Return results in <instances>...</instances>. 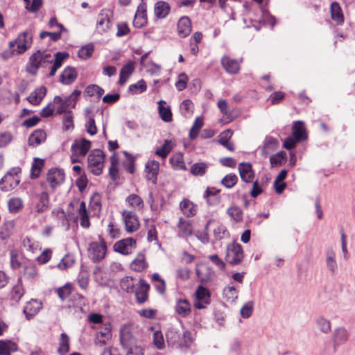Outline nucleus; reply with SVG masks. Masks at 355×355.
Listing matches in <instances>:
<instances>
[{"label": "nucleus", "instance_id": "1", "mask_svg": "<svg viewBox=\"0 0 355 355\" xmlns=\"http://www.w3.org/2000/svg\"><path fill=\"white\" fill-rule=\"evenodd\" d=\"M166 340L168 346L176 348H188L192 342L191 334L189 331L181 332L175 327H170L166 331Z\"/></svg>", "mask_w": 355, "mask_h": 355}, {"label": "nucleus", "instance_id": "2", "mask_svg": "<svg viewBox=\"0 0 355 355\" xmlns=\"http://www.w3.org/2000/svg\"><path fill=\"white\" fill-rule=\"evenodd\" d=\"M51 58V54L46 51H37L30 56L26 66V71L28 73L35 75L40 68H46L49 64L52 63Z\"/></svg>", "mask_w": 355, "mask_h": 355}, {"label": "nucleus", "instance_id": "3", "mask_svg": "<svg viewBox=\"0 0 355 355\" xmlns=\"http://www.w3.org/2000/svg\"><path fill=\"white\" fill-rule=\"evenodd\" d=\"M21 173V168H11L0 180V190L3 192H8L15 189L20 183L19 175Z\"/></svg>", "mask_w": 355, "mask_h": 355}, {"label": "nucleus", "instance_id": "4", "mask_svg": "<svg viewBox=\"0 0 355 355\" xmlns=\"http://www.w3.org/2000/svg\"><path fill=\"white\" fill-rule=\"evenodd\" d=\"M105 155L100 149H94L88 155L87 162L89 171L95 175L102 173Z\"/></svg>", "mask_w": 355, "mask_h": 355}, {"label": "nucleus", "instance_id": "5", "mask_svg": "<svg viewBox=\"0 0 355 355\" xmlns=\"http://www.w3.org/2000/svg\"><path fill=\"white\" fill-rule=\"evenodd\" d=\"M89 257L93 262L96 263L104 259L107 246L104 240L100 237L99 241L92 242L88 248Z\"/></svg>", "mask_w": 355, "mask_h": 355}, {"label": "nucleus", "instance_id": "6", "mask_svg": "<svg viewBox=\"0 0 355 355\" xmlns=\"http://www.w3.org/2000/svg\"><path fill=\"white\" fill-rule=\"evenodd\" d=\"M226 261L231 265H238L243 259L242 246L236 243H232L227 246Z\"/></svg>", "mask_w": 355, "mask_h": 355}, {"label": "nucleus", "instance_id": "7", "mask_svg": "<svg viewBox=\"0 0 355 355\" xmlns=\"http://www.w3.org/2000/svg\"><path fill=\"white\" fill-rule=\"evenodd\" d=\"M32 44V35L31 32L26 31L20 34L18 37L9 42V46L12 49L15 45L17 46V54L24 53Z\"/></svg>", "mask_w": 355, "mask_h": 355}, {"label": "nucleus", "instance_id": "8", "mask_svg": "<svg viewBox=\"0 0 355 355\" xmlns=\"http://www.w3.org/2000/svg\"><path fill=\"white\" fill-rule=\"evenodd\" d=\"M122 216L127 232L132 233L139 229L140 223L138 216L134 211L124 210L122 212Z\"/></svg>", "mask_w": 355, "mask_h": 355}, {"label": "nucleus", "instance_id": "9", "mask_svg": "<svg viewBox=\"0 0 355 355\" xmlns=\"http://www.w3.org/2000/svg\"><path fill=\"white\" fill-rule=\"evenodd\" d=\"M120 342L125 350L135 347L136 339L132 335L130 326L123 325L120 329Z\"/></svg>", "mask_w": 355, "mask_h": 355}, {"label": "nucleus", "instance_id": "10", "mask_svg": "<svg viewBox=\"0 0 355 355\" xmlns=\"http://www.w3.org/2000/svg\"><path fill=\"white\" fill-rule=\"evenodd\" d=\"M324 263L327 271L331 275H334L338 268V264L336 261V253L332 247H329L324 252Z\"/></svg>", "mask_w": 355, "mask_h": 355}, {"label": "nucleus", "instance_id": "11", "mask_svg": "<svg viewBox=\"0 0 355 355\" xmlns=\"http://www.w3.org/2000/svg\"><path fill=\"white\" fill-rule=\"evenodd\" d=\"M136 244L135 239L126 238L117 241L114 245V249L121 254L128 255L136 248Z\"/></svg>", "mask_w": 355, "mask_h": 355}, {"label": "nucleus", "instance_id": "12", "mask_svg": "<svg viewBox=\"0 0 355 355\" xmlns=\"http://www.w3.org/2000/svg\"><path fill=\"white\" fill-rule=\"evenodd\" d=\"M91 148V141L82 138L74 141L71 147V150L73 155L79 156H85Z\"/></svg>", "mask_w": 355, "mask_h": 355}, {"label": "nucleus", "instance_id": "13", "mask_svg": "<svg viewBox=\"0 0 355 355\" xmlns=\"http://www.w3.org/2000/svg\"><path fill=\"white\" fill-rule=\"evenodd\" d=\"M159 171V163L155 160H150L145 164L146 178L155 184Z\"/></svg>", "mask_w": 355, "mask_h": 355}, {"label": "nucleus", "instance_id": "14", "mask_svg": "<svg viewBox=\"0 0 355 355\" xmlns=\"http://www.w3.org/2000/svg\"><path fill=\"white\" fill-rule=\"evenodd\" d=\"M149 284L143 279L139 281L138 286L135 288L136 301L139 304H144L148 299Z\"/></svg>", "mask_w": 355, "mask_h": 355}, {"label": "nucleus", "instance_id": "15", "mask_svg": "<svg viewBox=\"0 0 355 355\" xmlns=\"http://www.w3.org/2000/svg\"><path fill=\"white\" fill-rule=\"evenodd\" d=\"M349 337V334L345 328L338 327L335 329L331 338L334 349L347 343Z\"/></svg>", "mask_w": 355, "mask_h": 355}, {"label": "nucleus", "instance_id": "16", "mask_svg": "<svg viewBox=\"0 0 355 355\" xmlns=\"http://www.w3.org/2000/svg\"><path fill=\"white\" fill-rule=\"evenodd\" d=\"M239 172L241 180L245 183H252L254 178V171L249 162H241L239 165Z\"/></svg>", "mask_w": 355, "mask_h": 355}, {"label": "nucleus", "instance_id": "17", "mask_svg": "<svg viewBox=\"0 0 355 355\" xmlns=\"http://www.w3.org/2000/svg\"><path fill=\"white\" fill-rule=\"evenodd\" d=\"M64 173L61 169L51 168L47 174V181L53 189L62 184L64 180Z\"/></svg>", "mask_w": 355, "mask_h": 355}, {"label": "nucleus", "instance_id": "18", "mask_svg": "<svg viewBox=\"0 0 355 355\" xmlns=\"http://www.w3.org/2000/svg\"><path fill=\"white\" fill-rule=\"evenodd\" d=\"M196 273L202 283L210 281L214 274L211 268L205 264L198 265L196 268Z\"/></svg>", "mask_w": 355, "mask_h": 355}, {"label": "nucleus", "instance_id": "19", "mask_svg": "<svg viewBox=\"0 0 355 355\" xmlns=\"http://www.w3.org/2000/svg\"><path fill=\"white\" fill-rule=\"evenodd\" d=\"M178 33L180 37H186L191 32V22L190 19L184 16L182 17L177 24Z\"/></svg>", "mask_w": 355, "mask_h": 355}, {"label": "nucleus", "instance_id": "20", "mask_svg": "<svg viewBox=\"0 0 355 355\" xmlns=\"http://www.w3.org/2000/svg\"><path fill=\"white\" fill-rule=\"evenodd\" d=\"M37 202L35 210L37 213L46 211L49 207V196L47 192L43 191L36 196Z\"/></svg>", "mask_w": 355, "mask_h": 355}, {"label": "nucleus", "instance_id": "21", "mask_svg": "<svg viewBox=\"0 0 355 355\" xmlns=\"http://www.w3.org/2000/svg\"><path fill=\"white\" fill-rule=\"evenodd\" d=\"M175 312L182 318L187 317L191 313V306L187 299H178L175 306Z\"/></svg>", "mask_w": 355, "mask_h": 355}, {"label": "nucleus", "instance_id": "22", "mask_svg": "<svg viewBox=\"0 0 355 355\" xmlns=\"http://www.w3.org/2000/svg\"><path fill=\"white\" fill-rule=\"evenodd\" d=\"M221 64L226 71L230 73H237L240 69V64L238 60L232 59L229 56H223L221 59Z\"/></svg>", "mask_w": 355, "mask_h": 355}, {"label": "nucleus", "instance_id": "23", "mask_svg": "<svg viewBox=\"0 0 355 355\" xmlns=\"http://www.w3.org/2000/svg\"><path fill=\"white\" fill-rule=\"evenodd\" d=\"M147 23V12L146 6L140 4L135 16L133 24L135 27L141 28Z\"/></svg>", "mask_w": 355, "mask_h": 355}, {"label": "nucleus", "instance_id": "24", "mask_svg": "<svg viewBox=\"0 0 355 355\" xmlns=\"http://www.w3.org/2000/svg\"><path fill=\"white\" fill-rule=\"evenodd\" d=\"M46 94V88L44 86H41L31 93L27 97V101L33 105H37L41 103Z\"/></svg>", "mask_w": 355, "mask_h": 355}, {"label": "nucleus", "instance_id": "25", "mask_svg": "<svg viewBox=\"0 0 355 355\" xmlns=\"http://www.w3.org/2000/svg\"><path fill=\"white\" fill-rule=\"evenodd\" d=\"M331 17L337 25H341L344 22V16L340 4L334 1L330 6Z\"/></svg>", "mask_w": 355, "mask_h": 355}, {"label": "nucleus", "instance_id": "26", "mask_svg": "<svg viewBox=\"0 0 355 355\" xmlns=\"http://www.w3.org/2000/svg\"><path fill=\"white\" fill-rule=\"evenodd\" d=\"M46 139V132L42 129L35 130L28 137V145L33 147L37 146L44 142Z\"/></svg>", "mask_w": 355, "mask_h": 355}, {"label": "nucleus", "instance_id": "27", "mask_svg": "<svg viewBox=\"0 0 355 355\" xmlns=\"http://www.w3.org/2000/svg\"><path fill=\"white\" fill-rule=\"evenodd\" d=\"M77 78V72L73 67H66L60 75V82L64 85L71 84Z\"/></svg>", "mask_w": 355, "mask_h": 355}, {"label": "nucleus", "instance_id": "28", "mask_svg": "<svg viewBox=\"0 0 355 355\" xmlns=\"http://www.w3.org/2000/svg\"><path fill=\"white\" fill-rule=\"evenodd\" d=\"M69 53L65 52H57L55 54V59L52 60V66L49 72V76H55L57 70L62 66L65 58L69 57Z\"/></svg>", "mask_w": 355, "mask_h": 355}, {"label": "nucleus", "instance_id": "29", "mask_svg": "<svg viewBox=\"0 0 355 355\" xmlns=\"http://www.w3.org/2000/svg\"><path fill=\"white\" fill-rule=\"evenodd\" d=\"M171 7L167 2L159 1L155 4L154 12L159 19L165 18L170 12Z\"/></svg>", "mask_w": 355, "mask_h": 355}, {"label": "nucleus", "instance_id": "30", "mask_svg": "<svg viewBox=\"0 0 355 355\" xmlns=\"http://www.w3.org/2000/svg\"><path fill=\"white\" fill-rule=\"evenodd\" d=\"M42 304L36 300H31L26 303L24 308V313L27 318H31L36 315L41 309Z\"/></svg>", "mask_w": 355, "mask_h": 355}, {"label": "nucleus", "instance_id": "31", "mask_svg": "<svg viewBox=\"0 0 355 355\" xmlns=\"http://www.w3.org/2000/svg\"><path fill=\"white\" fill-rule=\"evenodd\" d=\"M24 277L30 282H35L39 277V272L37 266L29 263L24 266Z\"/></svg>", "mask_w": 355, "mask_h": 355}, {"label": "nucleus", "instance_id": "32", "mask_svg": "<svg viewBox=\"0 0 355 355\" xmlns=\"http://www.w3.org/2000/svg\"><path fill=\"white\" fill-rule=\"evenodd\" d=\"M110 12L109 10L103 9L98 16L97 27L101 28L103 31H105L110 27Z\"/></svg>", "mask_w": 355, "mask_h": 355}, {"label": "nucleus", "instance_id": "33", "mask_svg": "<svg viewBox=\"0 0 355 355\" xmlns=\"http://www.w3.org/2000/svg\"><path fill=\"white\" fill-rule=\"evenodd\" d=\"M293 135L297 141L305 140L307 137L304 123L301 121H295L293 125Z\"/></svg>", "mask_w": 355, "mask_h": 355}, {"label": "nucleus", "instance_id": "34", "mask_svg": "<svg viewBox=\"0 0 355 355\" xmlns=\"http://www.w3.org/2000/svg\"><path fill=\"white\" fill-rule=\"evenodd\" d=\"M169 162L174 170H187V166L184 161V156L182 153H178L174 154L170 158Z\"/></svg>", "mask_w": 355, "mask_h": 355}, {"label": "nucleus", "instance_id": "35", "mask_svg": "<svg viewBox=\"0 0 355 355\" xmlns=\"http://www.w3.org/2000/svg\"><path fill=\"white\" fill-rule=\"evenodd\" d=\"M135 69L134 64L131 62L126 63L120 70L119 83L123 85L128 80Z\"/></svg>", "mask_w": 355, "mask_h": 355}, {"label": "nucleus", "instance_id": "36", "mask_svg": "<svg viewBox=\"0 0 355 355\" xmlns=\"http://www.w3.org/2000/svg\"><path fill=\"white\" fill-rule=\"evenodd\" d=\"M148 266L144 253H139L131 263V268L137 272L143 271Z\"/></svg>", "mask_w": 355, "mask_h": 355}, {"label": "nucleus", "instance_id": "37", "mask_svg": "<svg viewBox=\"0 0 355 355\" xmlns=\"http://www.w3.org/2000/svg\"><path fill=\"white\" fill-rule=\"evenodd\" d=\"M180 207L184 214L187 217H191L196 215V209L192 202L188 199H184L180 203Z\"/></svg>", "mask_w": 355, "mask_h": 355}, {"label": "nucleus", "instance_id": "38", "mask_svg": "<svg viewBox=\"0 0 355 355\" xmlns=\"http://www.w3.org/2000/svg\"><path fill=\"white\" fill-rule=\"evenodd\" d=\"M135 285V279L130 276L124 277L120 282L121 288L128 293H134Z\"/></svg>", "mask_w": 355, "mask_h": 355}, {"label": "nucleus", "instance_id": "39", "mask_svg": "<svg viewBox=\"0 0 355 355\" xmlns=\"http://www.w3.org/2000/svg\"><path fill=\"white\" fill-rule=\"evenodd\" d=\"M277 147L278 141L276 139L272 137H266L262 148V154L266 156L271 152L276 150Z\"/></svg>", "mask_w": 355, "mask_h": 355}, {"label": "nucleus", "instance_id": "40", "mask_svg": "<svg viewBox=\"0 0 355 355\" xmlns=\"http://www.w3.org/2000/svg\"><path fill=\"white\" fill-rule=\"evenodd\" d=\"M238 290L234 286H227L223 289V298L230 303H233L238 298Z\"/></svg>", "mask_w": 355, "mask_h": 355}, {"label": "nucleus", "instance_id": "41", "mask_svg": "<svg viewBox=\"0 0 355 355\" xmlns=\"http://www.w3.org/2000/svg\"><path fill=\"white\" fill-rule=\"evenodd\" d=\"M179 231L181 232L182 236H189L193 234V227L191 223L189 220H184L180 218L178 224Z\"/></svg>", "mask_w": 355, "mask_h": 355}, {"label": "nucleus", "instance_id": "42", "mask_svg": "<svg viewBox=\"0 0 355 355\" xmlns=\"http://www.w3.org/2000/svg\"><path fill=\"white\" fill-rule=\"evenodd\" d=\"M110 328L105 327L99 331L96 332L95 343L101 346L105 345L106 341L109 339L110 336Z\"/></svg>", "mask_w": 355, "mask_h": 355}, {"label": "nucleus", "instance_id": "43", "mask_svg": "<svg viewBox=\"0 0 355 355\" xmlns=\"http://www.w3.org/2000/svg\"><path fill=\"white\" fill-rule=\"evenodd\" d=\"M17 349V346L15 343L10 340H0V355H10L12 352H15Z\"/></svg>", "mask_w": 355, "mask_h": 355}, {"label": "nucleus", "instance_id": "44", "mask_svg": "<svg viewBox=\"0 0 355 355\" xmlns=\"http://www.w3.org/2000/svg\"><path fill=\"white\" fill-rule=\"evenodd\" d=\"M208 168V164L205 162H197L193 164L190 168V172L195 176L204 175Z\"/></svg>", "mask_w": 355, "mask_h": 355}, {"label": "nucleus", "instance_id": "45", "mask_svg": "<svg viewBox=\"0 0 355 355\" xmlns=\"http://www.w3.org/2000/svg\"><path fill=\"white\" fill-rule=\"evenodd\" d=\"M69 351V338L65 333H62L59 340L58 352L60 355H64Z\"/></svg>", "mask_w": 355, "mask_h": 355}, {"label": "nucleus", "instance_id": "46", "mask_svg": "<svg viewBox=\"0 0 355 355\" xmlns=\"http://www.w3.org/2000/svg\"><path fill=\"white\" fill-rule=\"evenodd\" d=\"M23 201L20 198H12L8 200V207L9 211L17 214L23 208Z\"/></svg>", "mask_w": 355, "mask_h": 355}, {"label": "nucleus", "instance_id": "47", "mask_svg": "<svg viewBox=\"0 0 355 355\" xmlns=\"http://www.w3.org/2000/svg\"><path fill=\"white\" fill-rule=\"evenodd\" d=\"M24 294V290L21 283V278L17 279V284L12 288L11 293V299L15 302H19Z\"/></svg>", "mask_w": 355, "mask_h": 355}, {"label": "nucleus", "instance_id": "48", "mask_svg": "<svg viewBox=\"0 0 355 355\" xmlns=\"http://www.w3.org/2000/svg\"><path fill=\"white\" fill-rule=\"evenodd\" d=\"M315 323L318 329L324 334H328L331 330L330 321L323 316H318L315 319Z\"/></svg>", "mask_w": 355, "mask_h": 355}, {"label": "nucleus", "instance_id": "49", "mask_svg": "<svg viewBox=\"0 0 355 355\" xmlns=\"http://www.w3.org/2000/svg\"><path fill=\"white\" fill-rule=\"evenodd\" d=\"M44 166V160L40 158H35L31 166V178H37L39 177L42 169Z\"/></svg>", "mask_w": 355, "mask_h": 355}, {"label": "nucleus", "instance_id": "50", "mask_svg": "<svg viewBox=\"0 0 355 355\" xmlns=\"http://www.w3.org/2000/svg\"><path fill=\"white\" fill-rule=\"evenodd\" d=\"M159 114L160 118L166 122H169L172 120V113L169 107H164L163 103H165L164 101H159Z\"/></svg>", "mask_w": 355, "mask_h": 355}, {"label": "nucleus", "instance_id": "51", "mask_svg": "<svg viewBox=\"0 0 355 355\" xmlns=\"http://www.w3.org/2000/svg\"><path fill=\"white\" fill-rule=\"evenodd\" d=\"M125 201L129 205V206L134 208H138L139 209H141L144 207L143 200L137 194L129 195L126 198Z\"/></svg>", "mask_w": 355, "mask_h": 355}, {"label": "nucleus", "instance_id": "52", "mask_svg": "<svg viewBox=\"0 0 355 355\" xmlns=\"http://www.w3.org/2000/svg\"><path fill=\"white\" fill-rule=\"evenodd\" d=\"M94 51V46L92 43H89L81 47L78 51V56L83 60L90 58Z\"/></svg>", "mask_w": 355, "mask_h": 355}, {"label": "nucleus", "instance_id": "53", "mask_svg": "<svg viewBox=\"0 0 355 355\" xmlns=\"http://www.w3.org/2000/svg\"><path fill=\"white\" fill-rule=\"evenodd\" d=\"M196 295L198 300L203 301L205 304H209L210 293L207 288L199 286L196 290Z\"/></svg>", "mask_w": 355, "mask_h": 355}, {"label": "nucleus", "instance_id": "54", "mask_svg": "<svg viewBox=\"0 0 355 355\" xmlns=\"http://www.w3.org/2000/svg\"><path fill=\"white\" fill-rule=\"evenodd\" d=\"M81 94L80 90L75 89L69 96L63 100V103L69 108H74L76 104V101Z\"/></svg>", "mask_w": 355, "mask_h": 355}, {"label": "nucleus", "instance_id": "55", "mask_svg": "<svg viewBox=\"0 0 355 355\" xmlns=\"http://www.w3.org/2000/svg\"><path fill=\"white\" fill-rule=\"evenodd\" d=\"M153 344L157 349L162 350L165 347V342L163 334L161 331H155L153 336Z\"/></svg>", "mask_w": 355, "mask_h": 355}, {"label": "nucleus", "instance_id": "56", "mask_svg": "<svg viewBox=\"0 0 355 355\" xmlns=\"http://www.w3.org/2000/svg\"><path fill=\"white\" fill-rule=\"evenodd\" d=\"M147 89L146 82L141 79L135 84H132L129 86V92L134 94H141L145 92Z\"/></svg>", "mask_w": 355, "mask_h": 355}, {"label": "nucleus", "instance_id": "57", "mask_svg": "<svg viewBox=\"0 0 355 355\" xmlns=\"http://www.w3.org/2000/svg\"><path fill=\"white\" fill-rule=\"evenodd\" d=\"M238 182V177L234 173L226 175L221 180V184L227 189L232 188Z\"/></svg>", "mask_w": 355, "mask_h": 355}, {"label": "nucleus", "instance_id": "58", "mask_svg": "<svg viewBox=\"0 0 355 355\" xmlns=\"http://www.w3.org/2000/svg\"><path fill=\"white\" fill-rule=\"evenodd\" d=\"M228 215L235 221L239 222L243 219V211L239 207H232L227 209Z\"/></svg>", "mask_w": 355, "mask_h": 355}, {"label": "nucleus", "instance_id": "59", "mask_svg": "<svg viewBox=\"0 0 355 355\" xmlns=\"http://www.w3.org/2000/svg\"><path fill=\"white\" fill-rule=\"evenodd\" d=\"M171 141L165 140L163 146L156 150L155 154L162 158H166L171 150Z\"/></svg>", "mask_w": 355, "mask_h": 355}, {"label": "nucleus", "instance_id": "60", "mask_svg": "<svg viewBox=\"0 0 355 355\" xmlns=\"http://www.w3.org/2000/svg\"><path fill=\"white\" fill-rule=\"evenodd\" d=\"M10 267L13 270H17L21 266V262L19 259V254L17 251L12 250L10 252Z\"/></svg>", "mask_w": 355, "mask_h": 355}, {"label": "nucleus", "instance_id": "61", "mask_svg": "<svg viewBox=\"0 0 355 355\" xmlns=\"http://www.w3.org/2000/svg\"><path fill=\"white\" fill-rule=\"evenodd\" d=\"M74 263V259L72 256L67 254L64 256L58 264V267L60 270H65L71 267Z\"/></svg>", "mask_w": 355, "mask_h": 355}, {"label": "nucleus", "instance_id": "62", "mask_svg": "<svg viewBox=\"0 0 355 355\" xmlns=\"http://www.w3.org/2000/svg\"><path fill=\"white\" fill-rule=\"evenodd\" d=\"M254 303L252 301H249L245 303L241 309V315L243 318H248L251 316L253 312Z\"/></svg>", "mask_w": 355, "mask_h": 355}, {"label": "nucleus", "instance_id": "63", "mask_svg": "<svg viewBox=\"0 0 355 355\" xmlns=\"http://www.w3.org/2000/svg\"><path fill=\"white\" fill-rule=\"evenodd\" d=\"M62 123L64 130H68L74 128L73 117L72 116L71 112H69L64 115Z\"/></svg>", "mask_w": 355, "mask_h": 355}, {"label": "nucleus", "instance_id": "64", "mask_svg": "<svg viewBox=\"0 0 355 355\" xmlns=\"http://www.w3.org/2000/svg\"><path fill=\"white\" fill-rule=\"evenodd\" d=\"M214 235L216 240H221L229 236V232L225 225H220L214 229Z\"/></svg>", "mask_w": 355, "mask_h": 355}]
</instances>
